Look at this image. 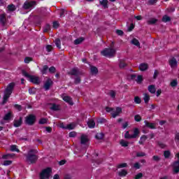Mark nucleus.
Listing matches in <instances>:
<instances>
[{"label":"nucleus","mask_w":179,"mask_h":179,"mask_svg":"<svg viewBox=\"0 0 179 179\" xmlns=\"http://www.w3.org/2000/svg\"><path fill=\"white\" fill-rule=\"evenodd\" d=\"M36 153H38L36 150L31 149L28 151L27 155H25L27 163L34 164L38 160V156L36 155Z\"/></svg>","instance_id":"nucleus-1"},{"label":"nucleus","mask_w":179,"mask_h":179,"mask_svg":"<svg viewBox=\"0 0 179 179\" xmlns=\"http://www.w3.org/2000/svg\"><path fill=\"white\" fill-rule=\"evenodd\" d=\"M15 85L16 84L15 83H10L8 85L7 87L4 91L2 104H5L6 101H8V99H9V97H10V95L13 92V89H15Z\"/></svg>","instance_id":"nucleus-2"},{"label":"nucleus","mask_w":179,"mask_h":179,"mask_svg":"<svg viewBox=\"0 0 179 179\" xmlns=\"http://www.w3.org/2000/svg\"><path fill=\"white\" fill-rule=\"evenodd\" d=\"M115 52L116 51L114 48H105L101 51V55H103V57H106L108 58H113V57L115 55Z\"/></svg>","instance_id":"nucleus-3"},{"label":"nucleus","mask_w":179,"mask_h":179,"mask_svg":"<svg viewBox=\"0 0 179 179\" xmlns=\"http://www.w3.org/2000/svg\"><path fill=\"white\" fill-rule=\"evenodd\" d=\"M37 117L35 115L29 114L25 117L24 124L29 127H33L36 124Z\"/></svg>","instance_id":"nucleus-4"},{"label":"nucleus","mask_w":179,"mask_h":179,"mask_svg":"<svg viewBox=\"0 0 179 179\" xmlns=\"http://www.w3.org/2000/svg\"><path fill=\"white\" fill-rule=\"evenodd\" d=\"M139 129L135 128L134 129V134L132 135L129 134V131H127L124 134V138L125 139H136L139 136Z\"/></svg>","instance_id":"nucleus-5"},{"label":"nucleus","mask_w":179,"mask_h":179,"mask_svg":"<svg viewBox=\"0 0 179 179\" xmlns=\"http://www.w3.org/2000/svg\"><path fill=\"white\" fill-rule=\"evenodd\" d=\"M51 173H52V169L50 167H48L41 171L40 173V178L48 179L50 178V174H51Z\"/></svg>","instance_id":"nucleus-6"},{"label":"nucleus","mask_w":179,"mask_h":179,"mask_svg":"<svg viewBox=\"0 0 179 179\" xmlns=\"http://www.w3.org/2000/svg\"><path fill=\"white\" fill-rule=\"evenodd\" d=\"M36 5H37V2L36 1H27L24 3L22 8L24 9V10H29V9L31 10V9H33Z\"/></svg>","instance_id":"nucleus-7"},{"label":"nucleus","mask_w":179,"mask_h":179,"mask_svg":"<svg viewBox=\"0 0 179 179\" xmlns=\"http://www.w3.org/2000/svg\"><path fill=\"white\" fill-rule=\"evenodd\" d=\"M144 123V128H149L150 129H156V124L152 123L148 120H145Z\"/></svg>","instance_id":"nucleus-8"},{"label":"nucleus","mask_w":179,"mask_h":179,"mask_svg":"<svg viewBox=\"0 0 179 179\" xmlns=\"http://www.w3.org/2000/svg\"><path fill=\"white\" fill-rule=\"evenodd\" d=\"M29 82H31L34 85H40V78L36 76H31L29 77Z\"/></svg>","instance_id":"nucleus-9"},{"label":"nucleus","mask_w":179,"mask_h":179,"mask_svg":"<svg viewBox=\"0 0 179 179\" xmlns=\"http://www.w3.org/2000/svg\"><path fill=\"white\" fill-rule=\"evenodd\" d=\"M23 124V117H20L19 120H15L13 121V125L15 128H19Z\"/></svg>","instance_id":"nucleus-10"},{"label":"nucleus","mask_w":179,"mask_h":179,"mask_svg":"<svg viewBox=\"0 0 179 179\" xmlns=\"http://www.w3.org/2000/svg\"><path fill=\"white\" fill-rule=\"evenodd\" d=\"M52 80H51V78H48V80H46L43 87L45 89V90H50V87H51V86H52Z\"/></svg>","instance_id":"nucleus-11"},{"label":"nucleus","mask_w":179,"mask_h":179,"mask_svg":"<svg viewBox=\"0 0 179 179\" xmlns=\"http://www.w3.org/2000/svg\"><path fill=\"white\" fill-rule=\"evenodd\" d=\"M121 113H122V108H121L120 107H117L115 111L111 113L110 114L113 118H116L117 117H118V115H120V114H121Z\"/></svg>","instance_id":"nucleus-12"},{"label":"nucleus","mask_w":179,"mask_h":179,"mask_svg":"<svg viewBox=\"0 0 179 179\" xmlns=\"http://www.w3.org/2000/svg\"><path fill=\"white\" fill-rule=\"evenodd\" d=\"M63 100L70 106H73V101H72V98L71 96H65L63 97Z\"/></svg>","instance_id":"nucleus-13"},{"label":"nucleus","mask_w":179,"mask_h":179,"mask_svg":"<svg viewBox=\"0 0 179 179\" xmlns=\"http://www.w3.org/2000/svg\"><path fill=\"white\" fill-rule=\"evenodd\" d=\"M69 75L71 76H78L79 75V69L78 68H73L69 72Z\"/></svg>","instance_id":"nucleus-14"},{"label":"nucleus","mask_w":179,"mask_h":179,"mask_svg":"<svg viewBox=\"0 0 179 179\" xmlns=\"http://www.w3.org/2000/svg\"><path fill=\"white\" fill-rule=\"evenodd\" d=\"M148 69H149V65L146 63H141L138 67V69H140L142 72L145 71H148Z\"/></svg>","instance_id":"nucleus-15"},{"label":"nucleus","mask_w":179,"mask_h":179,"mask_svg":"<svg viewBox=\"0 0 179 179\" xmlns=\"http://www.w3.org/2000/svg\"><path fill=\"white\" fill-rule=\"evenodd\" d=\"M169 64L172 69L177 68V60L174 57H172L169 59Z\"/></svg>","instance_id":"nucleus-16"},{"label":"nucleus","mask_w":179,"mask_h":179,"mask_svg":"<svg viewBox=\"0 0 179 179\" xmlns=\"http://www.w3.org/2000/svg\"><path fill=\"white\" fill-rule=\"evenodd\" d=\"M87 124L88 125V127L91 129L96 127V122H94V120L93 119L88 120Z\"/></svg>","instance_id":"nucleus-17"},{"label":"nucleus","mask_w":179,"mask_h":179,"mask_svg":"<svg viewBox=\"0 0 179 179\" xmlns=\"http://www.w3.org/2000/svg\"><path fill=\"white\" fill-rule=\"evenodd\" d=\"M13 117V114H12V111H9L8 113H6L4 117H3V120L4 121H10V120L12 119Z\"/></svg>","instance_id":"nucleus-18"},{"label":"nucleus","mask_w":179,"mask_h":179,"mask_svg":"<svg viewBox=\"0 0 179 179\" xmlns=\"http://www.w3.org/2000/svg\"><path fill=\"white\" fill-rule=\"evenodd\" d=\"M87 142H89V138H87V137L83 134L81 135V137H80L81 145H86V143H87Z\"/></svg>","instance_id":"nucleus-19"},{"label":"nucleus","mask_w":179,"mask_h":179,"mask_svg":"<svg viewBox=\"0 0 179 179\" xmlns=\"http://www.w3.org/2000/svg\"><path fill=\"white\" fill-rule=\"evenodd\" d=\"M50 106H52L50 107V110H52V111H59V110H61V108H59V105H57V103H50Z\"/></svg>","instance_id":"nucleus-20"},{"label":"nucleus","mask_w":179,"mask_h":179,"mask_svg":"<svg viewBox=\"0 0 179 179\" xmlns=\"http://www.w3.org/2000/svg\"><path fill=\"white\" fill-rule=\"evenodd\" d=\"M173 172L178 173L179 172V161H176L173 164Z\"/></svg>","instance_id":"nucleus-21"},{"label":"nucleus","mask_w":179,"mask_h":179,"mask_svg":"<svg viewBox=\"0 0 179 179\" xmlns=\"http://www.w3.org/2000/svg\"><path fill=\"white\" fill-rule=\"evenodd\" d=\"M127 65L124 59H119V68L120 69H124Z\"/></svg>","instance_id":"nucleus-22"},{"label":"nucleus","mask_w":179,"mask_h":179,"mask_svg":"<svg viewBox=\"0 0 179 179\" xmlns=\"http://www.w3.org/2000/svg\"><path fill=\"white\" fill-rule=\"evenodd\" d=\"M90 72L92 75H97L99 73V69L94 66H91Z\"/></svg>","instance_id":"nucleus-23"},{"label":"nucleus","mask_w":179,"mask_h":179,"mask_svg":"<svg viewBox=\"0 0 179 179\" xmlns=\"http://www.w3.org/2000/svg\"><path fill=\"white\" fill-rule=\"evenodd\" d=\"M0 23H1V24H6V14L0 15Z\"/></svg>","instance_id":"nucleus-24"},{"label":"nucleus","mask_w":179,"mask_h":179,"mask_svg":"<svg viewBox=\"0 0 179 179\" xmlns=\"http://www.w3.org/2000/svg\"><path fill=\"white\" fill-rule=\"evenodd\" d=\"M148 92L152 94H155V93H156V87L155 85H150L148 86Z\"/></svg>","instance_id":"nucleus-25"},{"label":"nucleus","mask_w":179,"mask_h":179,"mask_svg":"<svg viewBox=\"0 0 179 179\" xmlns=\"http://www.w3.org/2000/svg\"><path fill=\"white\" fill-rule=\"evenodd\" d=\"M10 152H17V153H20V150L17 148V145H11L10 147Z\"/></svg>","instance_id":"nucleus-26"},{"label":"nucleus","mask_w":179,"mask_h":179,"mask_svg":"<svg viewBox=\"0 0 179 179\" xmlns=\"http://www.w3.org/2000/svg\"><path fill=\"white\" fill-rule=\"evenodd\" d=\"M100 5H101L102 6H103V8L106 9L107 8H108V0H101L99 1Z\"/></svg>","instance_id":"nucleus-27"},{"label":"nucleus","mask_w":179,"mask_h":179,"mask_svg":"<svg viewBox=\"0 0 179 179\" xmlns=\"http://www.w3.org/2000/svg\"><path fill=\"white\" fill-rule=\"evenodd\" d=\"M84 41H85V38L80 37L74 41V44H75V45H78L80 44L81 43H83Z\"/></svg>","instance_id":"nucleus-28"},{"label":"nucleus","mask_w":179,"mask_h":179,"mask_svg":"<svg viewBox=\"0 0 179 179\" xmlns=\"http://www.w3.org/2000/svg\"><path fill=\"white\" fill-rule=\"evenodd\" d=\"M128 174V171L125 169H122L119 173L118 176L120 177H126V176Z\"/></svg>","instance_id":"nucleus-29"},{"label":"nucleus","mask_w":179,"mask_h":179,"mask_svg":"<svg viewBox=\"0 0 179 179\" xmlns=\"http://www.w3.org/2000/svg\"><path fill=\"white\" fill-rule=\"evenodd\" d=\"M148 24H156L157 23V19L156 18H150L147 21Z\"/></svg>","instance_id":"nucleus-30"},{"label":"nucleus","mask_w":179,"mask_h":179,"mask_svg":"<svg viewBox=\"0 0 179 179\" xmlns=\"http://www.w3.org/2000/svg\"><path fill=\"white\" fill-rule=\"evenodd\" d=\"M51 30V25L50 24H46L43 27V33H48Z\"/></svg>","instance_id":"nucleus-31"},{"label":"nucleus","mask_w":179,"mask_h":179,"mask_svg":"<svg viewBox=\"0 0 179 179\" xmlns=\"http://www.w3.org/2000/svg\"><path fill=\"white\" fill-rule=\"evenodd\" d=\"M8 10H9V12H15V10H16V7H15V5L13 4H10L7 6Z\"/></svg>","instance_id":"nucleus-32"},{"label":"nucleus","mask_w":179,"mask_h":179,"mask_svg":"<svg viewBox=\"0 0 179 179\" xmlns=\"http://www.w3.org/2000/svg\"><path fill=\"white\" fill-rule=\"evenodd\" d=\"M131 44H134V45H136V47H139L141 45L139 41L135 38L132 39Z\"/></svg>","instance_id":"nucleus-33"},{"label":"nucleus","mask_w":179,"mask_h":179,"mask_svg":"<svg viewBox=\"0 0 179 179\" xmlns=\"http://www.w3.org/2000/svg\"><path fill=\"white\" fill-rule=\"evenodd\" d=\"M47 71H48V65H44L43 66L42 70H41L42 75H46L47 74Z\"/></svg>","instance_id":"nucleus-34"},{"label":"nucleus","mask_w":179,"mask_h":179,"mask_svg":"<svg viewBox=\"0 0 179 179\" xmlns=\"http://www.w3.org/2000/svg\"><path fill=\"white\" fill-rule=\"evenodd\" d=\"M177 85H178V81L177 79L173 80L170 83L171 87H176Z\"/></svg>","instance_id":"nucleus-35"},{"label":"nucleus","mask_w":179,"mask_h":179,"mask_svg":"<svg viewBox=\"0 0 179 179\" xmlns=\"http://www.w3.org/2000/svg\"><path fill=\"white\" fill-rule=\"evenodd\" d=\"M120 145L123 148H127V147H128V145H129V143L127 142V141H125L124 140H121L120 141Z\"/></svg>","instance_id":"nucleus-36"},{"label":"nucleus","mask_w":179,"mask_h":179,"mask_svg":"<svg viewBox=\"0 0 179 179\" xmlns=\"http://www.w3.org/2000/svg\"><path fill=\"white\" fill-rule=\"evenodd\" d=\"M48 121V120H47V118H41L38 121V124H39V125H44V124H47Z\"/></svg>","instance_id":"nucleus-37"},{"label":"nucleus","mask_w":179,"mask_h":179,"mask_svg":"<svg viewBox=\"0 0 179 179\" xmlns=\"http://www.w3.org/2000/svg\"><path fill=\"white\" fill-rule=\"evenodd\" d=\"M143 100L145 104H148V103H149V100H150V96H149L148 94H145Z\"/></svg>","instance_id":"nucleus-38"},{"label":"nucleus","mask_w":179,"mask_h":179,"mask_svg":"<svg viewBox=\"0 0 179 179\" xmlns=\"http://www.w3.org/2000/svg\"><path fill=\"white\" fill-rule=\"evenodd\" d=\"M15 156V154H7L2 156V159L6 160L9 159V157H13Z\"/></svg>","instance_id":"nucleus-39"},{"label":"nucleus","mask_w":179,"mask_h":179,"mask_svg":"<svg viewBox=\"0 0 179 179\" xmlns=\"http://www.w3.org/2000/svg\"><path fill=\"white\" fill-rule=\"evenodd\" d=\"M55 45L57 47V48L61 50V40L59 38H57L55 40Z\"/></svg>","instance_id":"nucleus-40"},{"label":"nucleus","mask_w":179,"mask_h":179,"mask_svg":"<svg viewBox=\"0 0 179 179\" xmlns=\"http://www.w3.org/2000/svg\"><path fill=\"white\" fill-rule=\"evenodd\" d=\"M134 103H136V104H141V103H142V99L139 96H135Z\"/></svg>","instance_id":"nucleus-41"},{"label":"nucleus","mask_w":179,"mask_h":179,"mask_svg":"<svg viewBox=\"0 0 179 179\" xmlns=\"http://www.w3.org/2000/svg\"><path fill=\"white\" fill-rule=\"evenodd\" d=\"M22 73L23 76H24L25 78H28V79H30L31 76V75L29 74V73H27L25 70H22Z\"/></svg>","instance_id":"nucleus-42"},{"label":"nucleus","mask_w":179,"mask_h":179,"mask_svg":"<svg viewBox=\"0 0 179 179\" xmlns=\"http://www.w3.org/2000/svg\"><path fill=\"white\" fill-rule=\"evenodd\" d=\"M31 61H33V58H31L30 57H26L24 60L25 64H30V62H31Z\"/></svg>","instance_id":"nucleus-43"},{"label":"nucleus","mask_w":179,"mask_h":179,"mask_svg":"<svg viewBox=\"0 0 179 179\" xmlns=\"http://www.w3.org/2000/svg\"><path fill=\"white\" fill-rule=\"evenodd\" d=\"M134 120L136 122H141V121H142V117H141V115H136L134 116Z\"/></svg>","instance_id":"nucleus-44"},{"label":"nucleus","mask_w":179,"mask_h":179,"mask_svg":"<svg viewBox=\"0 0 179 179\" xmlns=\"http://www.w3.org/2000/svg\"><path fill=\"white\" fill-rule=\"evenodd\" d=\"M80 82H82V80L80 79V77L77 76V77L75 78V79H74L75 85H79V83H80Z\"/></svg>","instance_id":"nucleus-45"},{"label":"nucleus","mask_w":179,"mask_h":179,"mask_svg":"<svg viewBox=\"0 0 179 179\" xmlns=\"http://www.w3.org/2000/svg\"><path fill=\"white\" fill-rule=\"evenodd\" d=\"M95 137L96 139L101 140L104 138V134H103V133H98Z\"/></svg>","instance_id":"nucleus-46"},{"label":"nucleus","mask_w":179,"mask_h":179,"mask_svg":"<svg viewBox=\"0 0 179 179\" xmlns=\"http://www.w3.org/2000/svg\"><path fill=\"white\" fill-rule=\"evenodd\" d=\"M14 108H15V110H17V111H22V110H23V107H22V106L19 104H15Z\"/></svg>","instance_id":"nucleus-47"},{"label":"nucleus","mask_w":179,"mask_h":179,"mask_svg":"<svg viewBox=\"0 0 179 179\" xmlns=\"http://www.w3.org/2000/svg\"><path fill=\"white\" fill-rule=\"evenodd\" d=\"M125 167H128V164L122 163L117 165V169H124Z\"/></svg>","instance_id":"nucleus-48"},{"label":"nucleus","mask_w":179,"mask_h":179,"mask_svg":"<svg viewBox=\"0 0 179 179\" xmlns=\"http://www.w3.org/2000/svg\"><path fill=\"white\" fill-rule=\"evenodd\" d=\"M171 19L170 17L167 16V15H164L162 17V21L164 22V23H167V22H170Z\"/></svg>","instance_id":"nucleus-49"},{"label":"nucleus","mask_w":179,"mask_h":179,"mask_svg":"<svg viewBox=\"0 0 179 179\" xmlns=\"http://www.w3.org/2000/svg\"><path fill=\"white\" fill-rule=\"evenodd\" d=\"M49 73H55V71H57V69H55V66H51L49 69Z\"/></svg>","instance_id":"nucleus-50"},{"label":"nucleus","mask_w":179,"mask_h":179,"mask_svg":"<svg viewBox=\"0 0 179 179\" xmlns=\"http://www.w3.org/2000/svg\"><path fill=\"white\" fill-rule=\"evenodd\" d=\"M12 164L11 160H5L3 163V166H10Z\"/></svg>","instance_id":"nucleus-51"},{"label":"nucleus","mask_w":179,"mask_h":179,"mask_svg":"<svg viewBox=\"0 0 179 179\" xmlns=\"http://www.w3.org/2000/svg\"><path fill=\"white\" fill-rule=\"evenodd\" d=\"M74 128H75V125H73V124L71 123L69 124H67L66 129L72 130V129H74Z\"/></svg>","instance_id":"nucleus-52"},{"label":"nucleus","mask_w":179,"mask_h":179,"mask_svg":"<svg viewBox=\"0 0 179 179\" xmlns=\"http://www.w3.org/2000/svg\"><path fill=\"white\" fill-rule=\"evenodd\" d=\"M143 177V173H138L137 175L135 176L134 179H141Z\"/></svg>","instance_id":"nucleus-53"},{"label":"nucleus","mask_w":179,"mask_h":179,"mask_svg":"<svg viewBox=\"0 0 179 179\" xmlns=\"http://www.w3.org/2000/svg\"><path fill=\"white\" fill-rule=\"evenodd\" d=\"M143 82V77L142 76H138L137 83H142Z\"/></svg>","instance_id":"nucleus-54"},{"label":"nucleus","mask_w":179,"mask_h":179,"mask_svg":"<svg viewBox=\"0 0 179 179\" xmlns=\"http://www.w3.org/2000/svg\"><path fill=\"white\" fill-rule=\"evenodd\" d=\"M105 109H106V113H111V111H115V110L114 108H110L108 106H106Z\"/></svg>","instance_id":"nucleus-55"},{"label":"nucleus","mask_w":179,"mask_h":179,"mask_svg":"<svg viewBox=\"0 0 179 179\" xmlns=\"http://www.w3.org/2000/svg\"><path fill=\"white\" fill-rule=\"evenodd\" d=\"M53 29H58L59 27V23L57 21L53 22Z\"/></svg>","instance_id":"nucleus-56"},{"label":"nucleus","mask_w":179,"mask_h":179,"mask_svg":"<svg viewBox=\"0 0 179 179\" xmlns=\"http://www.w3.org/2000/svg\"><path fill=\"white\" fill-rule=\"evenodd\" d=\"M143 156H146V154H145V152H140L136 153V157H143Z\"/></svg>","instance_id":"nucleus-57"},{"label":"nucleus","mask_w":179,"mask_h":179,"mask_svg":"<svg viewBox=\"0 0 179 179\" xmlns=\"http://www.w3.org/2000/svg\"><path fill=\"white\" fill-rule=\"evenodd\" d=\"M46 51H47L48 52H51L52 51V45H48L46 46Z\"/></svg>","instance_id":"nucleus-58"},{"label":"nucleus","mask_w":179,"mask_h":179,"mask_svg":"<svg viewBox=\"0 0 179 179\" xmlns=\"http://www.w3.org/2000/svg\"><path fill=\"white\" fill-rule=\"evenodd\" d=\"M116 34L117 36H124V31L121 29H117Z\"/></svg>","instance_id":"nucleus-59"},{"label":"nucleus","mask_w":179,"mask_h":179,"mask_svg":"<svg viewBox=\"0 0 179 179\" xmlns=\"http://www.w3.org/2000/svg\"><path fill=\"white\" fill-rule=\"evenodd\" d=\"M69 138H75L76 136V132L71 131L69 134Z\"/></svg>","instance_id":"nucleus-60"},{"label":"nucleus","mask_w":179,"mask_h":179,"mask_svg":"<svg viewBox=\"0 0 179 179\" xmlns=\"http://www.w3.org/2000/svg\"><path fill=\"white\" fill-rule=\"evenodd\" d=\"M109 94L112 99H115V91H113V90L110 91Z\"/></svg>","instance_id":"nucleus-61"},{"label":"nucleus","mask_w":179,"mask_h":179,"mask_svg":"<svg viewBox=\"0 0 179 179\" xmlns=\"http://www.w3.org/2000/svg\"><path fill=\"white\" fill-rule=\"evenodd\" d=\"M164 156L166 159L169 158L170 157V151H165L164 152Z\"/></svg>","instance_id":"nucleus-62"},{"label":"nucleus","mask_w":179,"mask_h":179,"mask_svg":"<svg viewBox=\"0 0 179 179\" xmlns=\"http://www.w3.org/2000/svg\"><path fill=\"white\" fill-rule=\"evenodd\" d=\"M133 29H135V25L131 23L128 28V31H132Z\"/></svg>","instance_id":"nucleus-63"},{"label":"nucleus","mask_w":179,"mask_h":179,"mask_svg":"<svg viewBox=\"0 0 179 179\" xmlns=\"http://www.w3.org/2000/svg\"><path fill=\"white\" fill-rule=\"evenodd\" d=\"M179 141V133H177L175 136V141L177 143H178Z\"/></svg>","instance_id":"nucleus-64"}]
</instances>
